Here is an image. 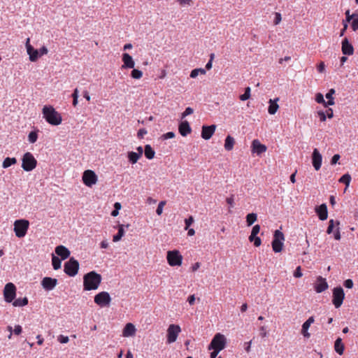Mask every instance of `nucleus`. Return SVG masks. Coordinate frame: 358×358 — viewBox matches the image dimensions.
I'll return each mask as SVG.
<instances>
[{"instance_id":"f257e3e1","label":"nucleus","mask_w":358,"mask_h":358,"mask_svg":"<svg viewBox=\"0 0 358 358\" xmlns=\"http://www.w3.org/2000/svg\"><path fill=\"white\" fill-rule=\"evenodd\" d=\"M42 113L43 117L49 124L55 126L61 124L62 116L52 106H45Z\"/></svg>"},{"instance_id":"f03ea898","label":"nucleus","mask_w":358,"mask_h":358,"mask_svg":"<svg viewBox=\"0 0 358 358\" xmlns=\"http://www.w3.org/2000/svg\"><path fill=\"white\" fill-rule=\"evenodd\" d=\"M29 222L24 219L17 220L14 222L13 231L17 238H23L27 234Z\"/></svg>"},{"instance_id":"7ed1b4c3","label":"nucleus","mask_w":358,"mask_h":358,"mask_svg":"<svg viewBox=\"0 0 358 358\" xmlns=\"http://www.w3.org/2000/svg\"><path fill=\"white\" fill-rule=\"evenodd\" d=\"M227 339L225 336L220 334H216L213 338L209 346L208 350H217L221 351L225 348Z\"/></svg>"},{"instance_id":"20e7f679","label":"nucleus","mask_w":358,"mask_h":358,"mask_svg":"<svg viewBox=\"0 0 358 358\" xmlns=\"http://www.w3.org/2000/svg\"><path fill=\"white\" fill-rule=\"evenodd\" d=\"M94 301L100 308H106L110 306L111 297L108 292L103 291L94 296Z\"/></svg>"},{"instance_id":"39448f33","label":"nucleus","mask_w":358,"mask_h":358,"mask_svg":"<svg viewBox=\"0 0 358 358\" xmlns=\"http://www.w3.org/2000/svg\"><path fill=\"white\" fill-rule=\"evenodd\" d=\"M37 161L31 152H26L22 157V167L25 171H31L36 166Z\"/></svg>"},{"instance_id":"423d86ee","label":"nucleus","mask_w":358,"mask_h":358,"mask_svg":"<svg viewBox=\"0 0 358 358\" xmlns=\"http://www.w3.org/2000/svg\"><path fill=\"white\" fill-rule=\"evenodd\" d=\"M285 236L280 230H275L273 234V240L272 241L273 250L275 252H280L282 250L283 241Z\"/></svg>"},{"instance_id":"0eeeda50","label":"nucleus","mask_w":358,"mask_h":358,"mask_svg":"<svg viewBox=\"0 0 358 358\" xmlns=\"http://www.w3.org/2000/svg\"><path fill=\"white\" fill-rule=\"evenodd\" d=\"M64 272L69 276H74L78 273L79 263L74 258L71 257L64 263Z\"/></svg>"},{"instance_id":"6e6552de","label":"nucleus","mask_w":358,"mask_h":358,"mask_svg":"<svg viewBox=\"0 0 358 358\" xmlns=\"http://www.w3.org/2000/svg\"><path fill=\"white\" fill-rule=\"evenodd\" d=\"M345 298V293L341 287H336L333 289L332 303L336 308H338L343 304Z\"/></svg>"},{"instance_id":"1a4fd4ad","label":"nucleus","mask_w":358,"mask_h":358,"mask_svg":"<svg viewBox=\"0 0 358 358\" xmlns=\"http://www.w3.org/2000/svg\"><path fill=\"white\" fill-rule=\"evenodd\" d=\"M16 295V287L12 282L7 283L3 289L4 299L7 303H10L13 301Z\"/></svg>"},{"instance_id":"9d476101","label":"nucleus","mask_w":358,"mask_h":358,"mask_svg":"<svg viewBox=\"0 0 358 358\" xmlns=\"http://www.w3.org/2000/svg\"><path fill=\"white\" fill-rule=\"evenodd\" d=\"M167 261L170 266H180L182 264V257L178 250L167 252Z\"/></svg>"},{"instance_id":"9b49d317","label":"nucleus","mask_w":358,"mask_h":358,"mask_svg":"<svg viewBox=\"0 0 358 358\" xmlns=\"http://www.w3.org/2000/svg\"><path fill=\"white\" fill-rule=\"evenodd\" d=\"M181 331V329L178 325L171 324L167 329V341L168 343H174Z\"/></svg>"},{"instance_id":"f8f14e48","label":"nucleus","mask_w":358,"mask_h":358,"mask_svg":"<svg viewBox=\"0 0 358 358\" xmlns=\"http://www.w3.org/2000/svg\"><path fill=\"white\" fill-rule=\"evenodd\" d=\"M57 284V280L50 277H45L41 280V285L47 291L52 290Z\"/></svg>"},{"instance_id":"ddd939ff","label":"nucleus","mask_w":358,"mask_h":358,"mask_svg":"<svg viewBox=\"0 0 358 358\" xmlns=\"http://www.w3.org/2000/svg\"><path fill=\"white\" fill-rule=\"evenodd\" d=\"M322 161V155L317 148H315L312 154V164L316 171H318L320 169Z\"/></svg>"},{"instance_id":"4468645a","label":"nucleus","mask_w":358,"mask_h":358,"mask_svg":"<svg viewBox=\"0 0 358 358\" xmlns=\"http://www.w3.org/2000/svg\"><path fill=\"white\" fill-rule=\"evenodd\" d=\"M26 48L27 54L29 56V59L31 62H35L38 59L39 56V52L38 50L34 49L33 46L29 44V38H27L26 41Z\"/></svg>"},{"instance_id":"2eb2a0df","label":"nucleus","mask_w":358,"mask_h":358,"mask_svg":"<svg viewBox=\"0 0 358 358\" xmlns=\"http://www.w3.org/2000/svg\"><path fill=\"white\" fill-rule=\"evenodd\" d=\"M216 129L215 124L210 126L203 125L201 130V137L205 140H208L213 135Z\"/></svg>"},{"instance_id":"dca6fc26","label":"nucleus","mask_w":358,"mask_h":358,"mask_svg":"<svg viewBox=\"0 0 358 358\" xmlns=\"http://www.w3.org/2000/svg\"><path fill=\"white\" fill-rule=\"evenodd\" d=\"M314 288L317 293H321L325 291L328 288V284L326 279L322 276L317 277Z\"/></svg>"},{"instance_id":"f3484780","label":"nucleus","mask_w":358,"mask_h":358,"mask_svg":"<svg viewBox=\"0 0 358 358\" xmlns=\"http://www.w3.org/2000/svg\"><path fill=\"white\" fill-rule=\"evenodd\" d=\"M101 275L95 271H91V290H95L98 289L101 282Z\"/></svg>"},{"instance_id":"a211bd4d","label":"nucleus","mask_w":358,"mask_h":358,"mask_svg":"<svg viewBox=\"0 0 358 358\" xmlns=\"http://www.w3.org/2000/svg\"><path fill=\"white\" fill-rule=\"evenodd\" d=\"M55 252L57 257H60L62 259L64 260L70 256L69 250L64 245H58L55 248Z\"/></svg>"},{"instance_id":"6ab92c4d","label":"nucleus","mask_w":358,"mask_h":358,"mask_svg":"<svg viewBox=\"0 0 358 358\" xmlns=\"http://www.w3.org/2000/svg\"><path fill=\"white\" fill-rule=\"evenodd\" d=\"M122 62L124 64L122 66V69H133L135 66L132 57L128 53L122 54Z\"/></svg>"},{"instance_id":"aec40b11","label":"nucleus","mask_w":358,"mask_h":358,"mask_svg":"<svg viewBox=\"0 0 358 358\" xmlns=\"http://www.w3.org/2000/svg\"><path fill=\"white\" fill-rule=\"evenodd\" d=\"M315 212L320 220H325L328 217L327 206L325 203L316 207Z\"/></svg>"},{"instance_id":"412c9836","label":"nucleus","mask_w":358,"mask_h":358,"mask_svg":"<svg viewBox=\"0 0 358 358\" xmlns=\"http://www.w3.org/2000/svg\"><path fill=\"white\" fill-rule=\"evenodd\" d=\"M252 152L259 155L266 151V146L262 144L258 140L255 139L252 143Z\"/></svg>"},{"instance_id":"4be33fe9","label":"nucleus","mask_w":358,"mask_h":358,"mask_svg":"<svg viewBox=\"0 0 358 358\" xmlns=\"http://www.w3.org/2000/svg\"><path fill=\"white\" fill-rule=\"evenodd\" d=\"M178 130L180 135L182 136H186L192 131V129L189 126V124L186 120L182 121L180 123Z\"/></svg>"},{"instance_id":"5701e85b","label":"nucleus","mask_w":358,"mask_h":358,"mask_svg":"<svg viewBox=\"0 0 358 358\" xmlns=\"http://www.w3.org/2000/svg\"><path fill=\"white\" fill-rule=\"evenodd\" d=\"M342 52L346 55H351L353 54L354 48L349 43L347 38H345L342 41Z\"/></svg>"},{"instance_id":"b1692460","label":"nucleus","mask_w":358,"mask_h":358,"mask_svg":"<svg viewBox=\"0 0 358 358\" xmlns=\"http://www.w3.org/2000/svg\"><path fill=\"white\" fill-rule=\"evenodd\" d=\"M136 327L131 323H127L123 329L122 335L124 337L132 336L136 333Z\"/></svg>"},{"instance_id":"393cba45","label":"nucleus","mask_w":358,"mask_h":358,"mask_svg":"<svg viewBox=\"0 0 358 358\" xmlns=\"http://www.w3.org/2000/svg\"><path fill=\"white\" fill-rule=\"evenodd\" d=\"M314 322V318L313 317H310L302 325V329H301V334H303V336L306 338H309L310 337V334L308 333V329L310 327V326L311 325V324H313Z\"/></svg>"},{"instance_id":"a878e982","label":"nucleus","mask_w":358,"mask_h":358,"mask_svg":"<svg viewBox=\"0 0 358 358\" xmlns=\"http://www.w3.org/2000/svg\"><path fill=\"white\" fill-rule=\"evenodd\" d=\"M124 227L128 228L129 227V224H127L124 226V224H119L118 225V232L113 236V241L114 242H117L120 240H121L122 237L124 235Z\"/></svg>"},{"instance_id":"bb28decb","label":"nucleus","mask_w":358,"mask_h":358,"mask_svg":"<svg viewBox=\"0 0 358 358\" xmlns=\"http://www.w3.org/2000/svg\"><path fill=\"white\" fill-rule=\"evenodd\" d=\"M334 350L340 355L343 354L345 346L341 338H336L334 343Z\"/></svg>"},{"instance_id":"cd10ccee","label":"nucleus","mask_w":358,"mask_h":358,"mask_svg":"<svg viewBox=\"0 0 358 358\" xmlns=\"http://www.w3.org/2000/svg\"><path fill=\"white\" fill-rule=\"evenodd\" d=\"M234 144H235L234 138L232 136L228 135L226 137L225 141H224V149L227 151H231L234 148Z\"/></svg>"},{"instance_id":"c85d7f7f","label":"nucleus","mask_w":358,"mask_h":358,"mask_svg":"<svg viewBox=\"0 0 358 358\" xmlns=\"http://www.w3.org/2000/svg\"><path fill=\"white\" fill-rule=\"evenodd\" d=\"M278 101V98L275 99V100L270 99L269 106H268V112L269 114L274 115L277 112V110L279 108V106L277 103Z\"/></svg>"},{"instance_id":"c756f323","label":"nucleus","mask_w":358,"mask_h":358,"mask_svg":"<svg viewBox=\"0 0 358 358\" xmlns=\"http://www.w3.org/2000/svg\"><path fill=\"white\" fill-rule=\"evenodd\" d=\"M144 152L145 157L148 159H153L155 155V152L150 145H146L145 146Z\"/></svg>"},{"instance_id":"7c9ffc66","label":"nucleus","mask_w":358,"mask_h":358,"mask_svg":"<svg viewBox=\"0 0 358 358\" xmlns=\"http://www.w3.org/2000/svg\"><path fill=\"white\" fill-rule=\"evenodd\" d=\"M52 264L55 270H57L61 268L62 259H59L57 256L52 255Z\"/></svg>"},{"instance_id":"2f4dec72","label":"nucleus","mask_w":358,"mask_h":358,"mask_svg":"<svg viewBox=\"0 0 358 358\" xmlns=\"http://www.w3.org/2000/svg\"><path fill=\"white\" fill-rule=\"evenodd\" d=\"M127 157L129 162L132 164H136L140 158L139 155L133 151L129 152Z\"/></svg>"},{"instance_id":"473e14b6","label":"nucleus","mask_w":358,"mask_h":358,"mask_svg":"<svg viewBox=\"0 0 358 358\" xmlns=\"http://www.w3.org/2000/svg\"><path fill=\"white\" fill-rule=\"evenodd\" d=\"M16 163L17 159L15 157H6L3 162L2 166L4 169H7Z\"/></svg>"},{"instance_id":"72a5a7b5","label":"nucleus","mask_w":358,"mask_h":358,"mask_svg":"<svg viewBox=\"0 0 358 358\" xmlns=\"http://www.w3.org/2000/svg\"><path fill=\"white\" fill-rule=\"evenodd\" d=\"M28 303V299L27 297L19 298L13 302V305L15 307H21L26 306Z\"/></svg>"},{"instance_id":"f704fd0d","label":"nucleus","mask_w":358,"mask_h":358,"mask_svg":"<svg viewBox=\"0 0 358 358\" xmlns=\"http://www.w3.org/2000/svg\"><path fill=\"white\" fill-rule=\"evenodd\" d=\"M257 215L256 213H251L246 215V222L248 226H251L257 220Z\"/></svg>"},{"instance_id":"c9c22d12","label":"nucleus","mask_w":358,"mask_h":358,"mask_svg":"<svg viewBox=\"0 0 358 358\" xmlns=\"http://www.w3.org/2000/svg\"><path fill=\"white\" fill-rule=\"evenodd\" d=\"M335 94L334 89H330L328 92L326 94L325 96L328 99L327 104L329 106H332L334 104L333 95Z\"/></svg>"},{"instance_id":"e433bc0d","label":"nucleus","mask_w":358,"mask_h":358,"mask_svg":"<svg viewBox=\"0 0 358 358\" xmlns=\"http://www.w3.org/2000/svg\"><path fill=\"white\" fill-rule=\"evenodd\" d=\"M338 181L341 183H344L346 185V188L350 185L351 181V176L349 173H345L342 176Z\"/></svg>"},{"instance_id":"4c0bfd02","label":"nucleus","mask_w":358,"mask_h":358,"mask_svg":"<svg viewBox=\"0 0 358 358\" xmlns=\"http://www.w3.org/2000/svg\"><path fill=\"white\" fill-rule=\"evenodd\" d=\"M199 73L204 75L206 73V70L203 69H194L191 71L190 77L195 78Z\"/></svg>"},{"instance_id":"58836bf2","label":"nucleus","mask_w":358,"mask_h":358,"mask_svg":"<svg viewBox=\"0 0 358 358\" xmlns=\"http://www.w3.org/2000/svg\"><path fill=\"white\" fill-rule=\"evenodd\" d=\"M250 97V87H247L245 89V92L240 96V99L241 101H246Z\"/></svg>"},{"instance_id":"ea45409f","label":"nucleus","mask_w":358,"mask_h":358,"mask_svg":"<svg viewBox=\"0 0 358 358\" xmlns=\"http://www.w3.org/2000/svg\"><path fill=\"white\" fill-rule=\"evenodd\" d=\"M260 231V226L259 224L255 225L251 231V234L249 236V239H252L255 236H256Z\"/></svg>"},{"instance_id":"a19ab883","label":"nucleus","mask_w":358,"mask_h":358,"mask_svg":"<svg viewBox=\"0 0 358 358\" xmlns=\"http://www.w3.org/2000/svg\"><path fill=\"white\" fill-rule=\"evenodd\" d=\"M83 180L85 185L90 187V169L85 170L83 173Z\"/></svg>"},{"instance_id":"79ce46f5","label":"nucleus","mask_w":358,"mask_h":358,"mask_svg":"<svg viewBox=\"0 0 358 358\" xmlns=\"http://www.w3.org/2000/svg\"><path fill=\"white\" fill-rule=\"evenodd\" d=\"M315 101L318 103H322L324 106H329L327 104V102H326L324 99V96L322 95V94L321 93H317L315 95Z\"/></svg>"},{"instance_id":"37998d69","label":"nucleus","mask_w":358,"mask_h":358,"mask_svg":"<svg viewBox=\"0 0 358 358\" xmlns=\"http://www.w3.org/2000/svg\"><path fill=\"white\" fill-rule=\"evenodd\" d=\"M131 76L134 79H140L143 76V73L138 69H134L131 73Z\"/></svg>"},{"instance_id":"c03bdc74","label":"nucleus","mask_w":358,"mask_h":358,"mask_svg":"<svg viewBox=\"0 0 358 358\" xmlns=\"http://www.w3.org/2000/svg\"><path fill=\"white\" fill-rule=\"evenodd\" d=\"M345 21H346L345 23L350 22L352 20V19H354L357 15V13H354L353 14L351 15L350 13V10H347L345 11Z\"/></svg>"},{"instance_id":"a18cd8bd","label":"nucleus","mask_w":358,"mask_h":358,"mask_svg":"<svg viewBox=\"0 0 358 358\" xmlns=\"http://www.w3.org/2000/svg\"><path fill=\"white\" fill-rule=\"evenodd\" d=\"M84 289L90 290V273H87L84 275Z\"/></svg>"},{"instance_id":"49530a36","label":"nucleus","mask_w":358,"mask_h":358,"mask_svg":"<svg viewBox=\"0 0 358 358\" xmlns=\"http://www.w3.org/2000/svg\"><path fill=\"white\" fill-rule=\"evenodd\" d=\"M37 138H38V135L35 131H31L29 134L28 139L30 143H35L37 141Z\"/></svg>"},{"instance_id":"de8ad7c7","label":"nucleus","mask_w":358,"mask_h":358,"mask_svg":"<svg viewBox=\"0 0 358 358\" xmlns=\"http://www.w3.org/2000/svg\"><path fill=\"white\" fill-rule=\"evenodd\" d=\"M166 205V201H162L159 203L158 204V206L157 208V210H156V213L158 215H161L162 212H163V208H164V206Z\"/></svg>"},{"instance_id":"09e8293b","label":"nucleus","mask_w":358,"mask_h":358,"mask_svg":"<svg viewBox=\"0 0 358 358\" xmlns=\"http://www.w3.org/2000/svg\"><path fill=\"white\" fill-rule=\"evenodd\" d=\"M350 22L352 30L354 31L358 30V16L357 15Z\"/></svg>"},{"instance_id":"8fccbe9b","label":"nucleus","mask_w":358,"mask_h":358,"mask_svg":"<svg viewBox=\"0 0 358 358\" xmlns=\"http://www.w3.org/2000/svg\"><path fill=\"white\" fill-rule=\"evenodd\" d=\"M334 220H330L329 222V226L327 227V233L328 234H330L333 232V229H334Z\"/></svg>"},{"instance_id":"3c124183","label":"nucleus","mask_w":358,"mask_h":358,"mask_svg":"<svg viewBox=\"0 0 358 358\" xmlns=\"http://www.w3.org/2000/svg\"><path fill=\"white\" fill-rule=\"evenodd\" d=\"M194 110L191 107H187L185 108V111L182 113V118L192 114Z\"/></svg>"},{"instance_id":"603ef678","label":"nucleus","mask_w":358,"mask_h":358,"mask_svg":"<svg viewBox=\"0 0 358 358\" xmlns=\"http://www.w3.org/2000/svg\"><path fill=\"white\" fill-rule=\"evenodd\" d=\"M194 222V218L192 216H189L188 218L185 220V229H187Z\"/></svg>"},{"instance_id":"864d4df0","label":"nucleus","mask_w":358,"mask_h":358,"mask_svg":"<svg viewBox=\"0 0 358 358\" xmlns=\"http://www.w3.org/2000/svg\"><path fill=\"white\" fill-rule=\"evenodd\" d=\"M57 340L61 343H66L69 341V337L64 335H59Z\"/></svg>"},{"instance_id":"5fc2aeb1","label":"nucleus","mask_w":358,"mask_h":358,"mask_svg":"<svg viewBox=\"0 0 358 358\" xmlns=\"http://www.w3.org/2000/svg\"><path fill=\"white\" fill-rule=\"evenodd\" d=\"M249 241L250 242H254V245L256 247L259 246L261 245V243H262L260 238L257 236H255L252 240L249 239Z\"/></svg>"},{"instance_id":"6e6d98bb","label":"nucleus","mask_w":358,"mask_h":358,"mask_svg":"<svg viewBox=\"0 0 358 358\" xmlns=\"http://www.w3.org/2000/svg\"><path fill=\"white\" fill-rule=\"evenodd\" d=\"M353 281L351 279H347L344 281L343 285L348 289H351L353 287Z\"/></svg>"},{"instance_id":"4d7b16f0","label":"nucleus","mask_w":358,"mask_h":358,"mask_svg":"<svg viewBox=\"0 0 358 358\" xmlns=\"http://www.w3.org/2000/svg\"><path fill=\"white\" fill-rule=\"evenodd\" d=\"M340 158H341V156L338 154L334 155L331 159V164L335 165L338 162V161L340 159Z\"/></svg>"},{"instance_id":"13d9d810","label":"nucleus","mask_w":358,"mask_h":358,"mask_svg":"<svg viewBox=\"0 0 358 358\" xmlns=\"http://www.w3.org/2000/svg\"><path fill=\"white\" fill-rule=\"evenodd\" d=\"M97 182V176L96 173L91 170V185L95 184Z\"/></svg>"},{"instance_id":"bf43d9fd","label":"nucleus","mask_w":358,"mask_h":358,"mask_svg":"<svg viewBox=\"0 0 358 358\" xmlns=\"http://www.w3.org/2000/svg\"><path fill=\"white\" fill-rule=\"evenodd\" d=\"M302 275L303 274L301 270V266H298L294 272V276L295 278H300L302 276Z\"/></svg>"},{"instance_id":"052dcab7","label":"nucleus","mask_w":358,"mask_h":358,"mask_svg":"<svg viewBox=\"0 0 358 358\" xmlns=\"http://www.w3.org/2000/svg\"><path fill=\"white\" fill-rule=\"evenodd\" d=\"M318 116L320 119V121L324 122L327 119V115L325 114L324 111L320 110L318 111Z\"/></svg>"},{"instance_id":"680f3d73","label":"nucleus","mask_w":358,"mask_h":358,"mask_svg":"<svg viewBox=\"0 0 358 358\" xmlns=\"http://www.w3.org/2000/svg\"><path fill=\"white\" fill-rule=\"evenodd\" d=\"M259 330H260V336L262 337V338H265L267 336V332H266V327L264 326H262L260 328H259Z\"/></svg>"},{"instance_id":"e2e57ef3","label":"nucleus","mask_w":358,"mask_h":358,"mask_svg":"<svg viewBox=\"0 0 358 358\" xmlns=\"http://www.w3.org/2000/svg\"><path fill=\"white\" fill-rule=\"evenodd\" d=\"M147 134V130L144 128L140 129L138 131V137L140 138H143V136Z\"/></svg>"},{"instance_id":"0e129e2a","label":"nucleus","mask_w":358,"mask_h":358,"mask_svg":"<svg viewBox=\"0 0 358 358\" xmlns=\"http://www.w3.org/2000/svg\"><path fill=\"white\" fill-rule=\"evenodd\" d=\"M282 20L281 15L279 13H275V19H274V24H278Z\"/></svg>"},{"instance_id":"69168bd1","label":"nucleus","mask_w":358,"mask_h":358,"mask_svg":"<svg viewBox=\"0 0 358 358\" xmlns=\"http://www.w3.org/2000/svg\"><path fill=\"white\" fill-rule=\"evenodd\" d=\"M175 136V134L173 131H169L163 135L164 139L172 138Z\"/></svg>"},{"instance_id":"338daca9","label":"nucleus","mask_w":358,"mask_h":358,"mask_svg":"<svg viewBox=\"0 0 358 358\" xmlns=\"http://www.w3.org/2000/svg\"><path fill=\"white\" fill-rule=\"evenodd\" d=\"M22 327H21L20 325H16V326L15 327L14 330H13L14 334H15V335H19V334H20L22 333Z\"/></svg>"},{"instance_id":"774afa93","label":"nucleus","mask_w":358,"mask_h":358,"mask_svg":"<svg viewBox=\"0 0 358 358\" xmlns=\"http://www.w3.org/2000/svg\"><path fill=\"white\" fill-rule=\"evenodd\" d=\"M325 69V65L324 62H320L319 65L317 66V71L320 73H322Z\"/></svg>"}]
</instances>
